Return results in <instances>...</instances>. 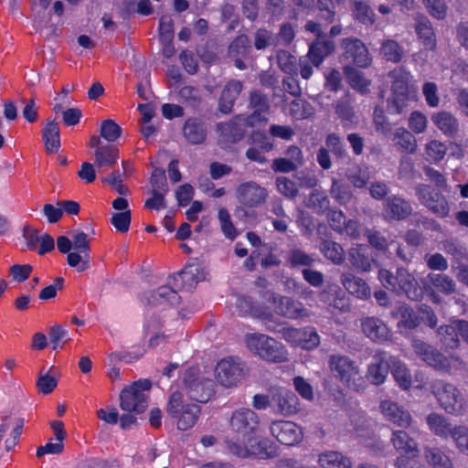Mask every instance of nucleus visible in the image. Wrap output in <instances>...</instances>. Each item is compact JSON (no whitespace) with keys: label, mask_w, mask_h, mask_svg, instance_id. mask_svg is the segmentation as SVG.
<instances>
[{"label":"nucleus","mask_w":468,"mask_h":468,"mask_svg":"<svg viewBox=\"0 0 468 468\" xmlns=\"http://www.w3.org/2000/svg\"><path fill=\"white\" fill-rule=\"evenodd\" d=\"M329 367L335 377L348 388L359 391L365 388L363 378L356 364L346 356H330Z\"/></svg>","instance_id":"1a4fd4ad"},{"label":"nucleus","mask_w":468,"mask_h":468,"mask_svg":"<svg viewBox=\"0 0 468 468\" xmlns=\"http://www.w3.org/2000/svg\"><path fill=\"white\" fill-rule=\"evenodd\" d=\"M184 134L186 138L192 144H200L205 140V129L197 120L186 121L184 127Z\"/></svg>","instance_id":"79ce46f5"},{"label":"nucleus","mask_w":468,"mask_h":468,"mask_svg":"<svg viewBox=\"0 0 468 468\" xmlns=\"http://www.w3.org/2000/svg\"><path fill=\"white\" fill-rule=\"evenodd\" d=\"M42 138L48 153H57L60 147L59 128L57 122L49 121L42 131Z\"/></svg>","instance_id":"f704fd0d"},{"label":"nucleus","mask_w":468,"mask_h":468,"mask_svg":"<svg viewBox=\"0 0 468 468\" xmlns=\"http://www.w3.org/2000/svg\"><path fill=\"white\" fill-rule=\"evenodd\" d=\"M415 353L429 366L443 371H450L457 367L461 361L458 357H446L439 353L431 346L425 344L420 340H414L412 344Z\"/></svg>","instance_id":"4468645a"},{"label":"nucleus","mask_w":468,"mask_h":468,"mask_svg":"<svg viewBox=\"0 0 468 468\" xmlns=\"http://www.w3.org/2000/svg\"><path fill=\"white\" fill-rule=\"evenodd\" d=\"M431 121L445 135H452L458 131L457 120L449 112L434 113Z\"/></svg>","instance_id":"4c0bfd02"},{"label":"nucleus","mask_w":468,"mask_h":468,"mask_svg":"<svg viewBox=\"0 0 468 468\" xmlns=\"http://www.w3.org/2000/svg\"><path fill=\"white\" fill-rule=\"evenodd\" d=\"M101 136L106 141L112 143L115 142L122 133L120 125L112 119L102 121L101 124Z\"/></svg>","instance_id":"603ef678"},{"label":"nucleus","mask_w":468,"mask_h":468,"mask_svg":"<svg viewBox=\"0 0 468 468\" xmlns=\"http://www.w3.org/2000/svg\"><path fill=\"white\" fill-rule=\"evenodd\" d=\"M33 271L30 264H14L10 267L9 273L12 280L16 282H25Z\"/></svg>","instance_id":"0e129e2a"},{"label":"nucleus","mask_w":468,"mask_h":468,"mask_svg":"<svg viewBox=\"0 0 468 468\" xmlns=\"http://www.w3.org/2000/svg\"><path fill=\"white\" fill-rule=\"evenodd\" d=\"M393 142L400 150L413 154L416 152L418 144L416 138L405 128H398L393 135Z\"/></svg>","instance_id":"e433bc0d"},{"label":"nucleus","mask_w":468,"mask_h":468,"mask_svg":"<svg viewBox=\"0 0 468 468\" xmlns=\"http://www.w3.org/2000/svg\"><path fill=\"white\" fill-rule=\"evenodd\" d=\"M144 354V349L134 347L132 351H116L111 353L107 359L109 362H124L126 364L133 363L139 359Z\"/></svg>","instance_id":"8fccbe9b"},{"label":"nucleus","mask_w":468,"mask_h":468,"mask_svg":"<svg viewBox=\"0 0 468 468\" xmlns=\"http://www.w3.org/2000/svg\"><path fill=\"white\" fill-rule=\"evenodd\" d=\"M392 79L391 96L388 100V111L390 113H400L410 100L415 98L416 88L410 85L411 75L402 68L389 72Z\"/></svg>","instance_id":"39448f33"},{"label":"nucleus","mask_w":468,"mask_h":468,"mask_svg":"<svg viewBox=\"0 0 468 468\" xmlns=\"http://www.w3.org/2000/svg\"><path fill=\"white\" fill-rule=\"evenodd\" d=\"M452 439L460 452L468 455V427L463 425L455 426Z\"/></svg>","instance_id":"6e6d98bb"},{"label":"nucleus","mask_w":468,"mask_h":468,"mask_svg":"<svg viewBox=\"0 0 468 468\" xmlns=\"http://www.w3.org/2000/svg\"><path fill=\"white\" fill-rule=\"evenodd\" d=\"M343 0H317L318 21H308L303 29H322L325 24H331L335 16V5Z\"/></svg>","instance_id":"b1692460"},{"label":"nucleus","mask_w":468,"mask_h":468,"mask_svg":"<svg viewBox=\"0 0 468 468\" xmlns=\"http://www.w3.org/2000/svg\"><path fill=\"white\" fill-rule=\"evenodd\" d=\"M279 333L289 345L304 350H313L320 344V336L313 326L301 328L286 326L282 327Z\"/></svg>","instance_id":"ddd939ff"},{"label":"nucleus","mask_w":468,"mask_h":468,"mask_svg":"<svg viewBox=\"0 0 468 468\" xmlns=\"http://www.w3.org/2000/svg\"><path fill=\"white\" fill-rule=\"evenodd\" d=\"M268 192L255 182H246L237 188V198L248 207H256L265 202Z\"/></svg>","instance_id":"6ab92c4d"},{"label":"nucleus","mask_w":468,"mask_h":468,"mask_svg":"<svg viewBox=\"0 0 468 468\" xmlns=\"http://www.w3.org/2000/svg\"><path fill=\"white\" fill-rule=\"evenodd\" d=\"M259 416L249 408H239L235 410L229 420V427L235 434L238 443L228 441L229 450L241 457L249 454H255L261 458L271 457L274 450L265 440L256 441L253 437L259 426Z\"/></svg>","instance_id":"f257e3e1"},{"label":"nucleus","mask_w":468,"mask_h":468,"mask_svg":"<svg viewBox=\"0 0 468 468\" xmlns=\"http://www.w3.org/2000/svg\"><path fill=\"white\" fill-rule=\"evenodd\" d=\"M378 279L382 285L397 293H405L411 300H419L422 295L414 277L406 270L398 269L397 275L393 276L388 270H380Z\"/></svg>","instance_id":"0eeeda50"},{"label":"nucleus","mask_w":468,"mask_h":468,"mask_svg":"<svg viewBox=\"0 0 468 468\" xmlns=\"http://www.w3.org/2000/svg\"><path fill=\"white\" fill-rule=\"evenodd\" d=\"M427 279L434 289L444 294H451L455 291L454 281L445 274L430 273Z\"/></svg>","instance_id":"a19ab883"},{"label":"nucleus","mask_w":468,"mask_h":468,"mask_svg":"<svg viewBox=\"0 0 468 468\" xmlns=\"http://www.w3.org/2000/svg\"><path fill=\"white\" fill-rule=\"evenodd\" d=\"M247 376L245 364L238 356H227L218 360L214 368L216 382L225 388L239 387Z\"/></svg>","instance_id":"423d86ee"},{"label":"nucleus","mask_w":468,"mask_h":468,"mask_svg":"<svg viewBox=\"0 0 468 468\" xmlns=\"http://www.w3.org/2000/svg\"><path fill=\"white\" fill-rule=\"evenodd\" d=\"M394 315L399 316V324L407 328H414L419 324V319L414 312L405 304L399 305L394 312Z\"/></svg>","instance_id":"5fc2aeb1"},{"label":"nucleus","mask_w":468,"mask_h":468,"mask_svg":"<svg viewBox=\"0 0 468 468\" xmlns=\"http://www.w3.org/2000/svg\"><path fill=\"white\" fill-rule=\"evenodd\" d=\"M367 247L356 245L349 252V260L353 266L362 271H368L371 269V260L367 256Z\"/></svg>","instance_id":"58836bf2"},{"label":"nucleus","mask_w":468,"mask_h":468,"mask_svg":"<svg viewBox=\"0 0 468 468\" xmlns=\"http://www.w3.org/2000/svg\"><path fill=\"white\" fill-rule=\"evenodd\" d=\"M204 279L205 273L201 266L197 262H191L173 277V289L170 286H161L156 292L145 294L144 299L150 305H175L180 299L176 290L189 291Z\"/></svg>","instance_id":"f03ea898"},{"label":"nucleus","mask_w":468,"mask_h":468,"mask_svg":"<svg viewBox=\"0 0 468 468\" xmlns=\"http://www.w3.org/2000/svg\"><path fill=\"white\" fill-rule=\"evenodd\" d=\"M379 410L384 418L395 425L407 428L411 423V415L397 402L385 399L380 402Z\"/></svg>","instance_id":"aec40b11"},{"label":"nucleus","mask_w":468,"mask_h":468,"mask_svg":"<svg viewBox=\"0 0 468 468\" xmlns=\"http://www.w3.org/2000/svg\"><path fill=\"white\" fill-rule=\"evenodd\" d=\"M363 333L372 341L384 343L390 337V332L388 326L379 319L375 317H367L361 321Z\"/></svg>","instance_id":"393cba45"},{"label":"nucleus","mask_w":468,"mask_h":468,"mask_svg":"<svg viewBox=\"0 0 468 468\" xmlns=\"http://www.w3.org/2000/svg\"><path fill=\"white\" fill-rule=\"evenodd\" d=\"M241 82L237 80L229 81L225 86L218 102L220 112L228 113L231 111L234 101L241 91Z\"/></svg>","instance_id":"473e14b6"},{"label":"nucleus","mask_w":468,"mask_h":468,"mask_svg":"<svg viewBox=\"0 0 468 468\" xmlns=\"http://www.w3.org/2000/svg\"><path fill=\"white\" fill-rule=\"evenodd\" d=\"M321 468H351L350 459L340 452L326 451L318 455L317 460Z\"/></svg>","instance_id":"c756f323"},{"label":"nucleus","mask_w":468,"mask_h":468,"mask_svg":"<svg viewBox=\"0 0 468 468\" xmlns=\"http://www.w3.org/2000/svg\"><path fill=\"white\" fill-rule=\"evenodd\" d=\"M277 60L280 69L283 72L292 74L296 71V58L287 51H280L277 55Z\"/></svg>","instance_id":"e2e57ef3"},{"label":"nucleus","mask_w":468,"mask_h":468,"mask_svg":"<svg viewBox=\"0 0 468 468\" xmlns=\"http://www.w3.org/2000/svg\"><path fill=\"white\" fill-rule=\"evenodd\" d=\"M425 454L433 468H453L452 460L439 449H427Z\"/></svg>","instance_id":"de8ad7c7"},{"label":"nucleus","mask_w":468,"mask_h":468,"mask_svg":"<svg viewBox=\"0 0 468 468\" xmlns=\"http://www.w3.org/2000/svg\"><path fill=\"white\" fill-rule=\"evenodd\" d=\"M427 424L431 432L441 438H448L452 436L455 431L452 423L441 414L431 413L426 418Z\"/></svg>","instance_id":"bb28decb"},{"label":"nucleus","mask_w":468,"mask_h":468,"mask_svg":"<svg viewBox=\"0 0 468 468\" xmlns=\"http://www.w3.org/2000/svg\"><path fill=\"white\" fill-rule=\"evenodd\" d=\"M185 388L193 400L207 402L214 393V383L211 379L200 376L198 367L188 368L183 376Z\"/></svg>","instance_id":"f8f14e48"},{"label":"nucleus","mask_w":468,"mask_h":468,"mask_svg":"<svg viewBox=\"0 0 468 468\" xmlns=\"http://www.w3.org/2000/svg\"><path fill=\"white\" fill-rule=\"evenodd\" d=\"M343 46L347 58H352L353 62L361 68L368 67L371 63V58L366 46L359 39H345Z\"/></svg>","instance_id":"5701e85b"},{"label":"nucleus","mask_w":468,"mask_h":468,"mask_svg":"<svg viewBox=\"0 0 468 468\" xmlns=\"http://www.w3.org/2000/svg\"><path fill=\"white\" fill-rule=\"evenodd\" d=\"M320 250L325 258L332 261L335 264H340L344 261V250L338 243L335 241H324L320 246Z\"/></svg>","instance_id":"49530a36"},{"label":"nucleus","mask_w":468,"mask_h":468,"mask_svg":"<svg viewBox=\"0 0 468 468\" xmlns=\"http://www.w3.org/2000/svg\"><path fill=\"white\" fill-rule=\"evenodd\" d=\"M411 212L410 205L404 199L392 197L385 203V217L392 219H401Z\"/></svg>","instance_id":"c85d7f7f"},{"label":"nucleus","mask_w":468,"mask_h":468,"mask_svg":"<svg viewBox=\"0 0 468 468\" xmlns=\"http://www.w3.org/2000/svg\"><path fill=\"white\" fill-rule=\"evenodd\" d=\"M268 301L273 305L274 312L288 319L296 320L309 316V311L298 301L290 297L269 292Z\"/></svg>","instance_id":"2eb2a0df"},{"label":"nucleus","mask_w":468,"mask_h":468,"mask_svg":"<svg viewBox=\"0 0 468 468\" xmlns=\"http://www.w3.org/2000/svg\"><path fill=\"white\" fill-rule=\"evenodd\" d=\"M331 41L324 40L322 35H318L316 41L310 46L308 58L314 66L318 67L324 61V57L333 50Z\"/></svg>","instance_id":"7c9ffc66"},{"label":"nucleus","mask_w":468,"mask_h":468,"mask_svg":"<svg viewBox=\"0 0 468 468\" xmlns=\"http://www.w3.org/2000/svg\"><path fill=\"white\" fill-rule=\"evenodd\" d=\"M67 262L79 272H83L90 268V255L88 251L75 250L67 255Z\"/></svg>","instance_id":"c03bdc74"},{"label":"nucleus","mask_w":468,"mask_h":468,"mask_svg":"<svg viewBox=\"0 0 468 468\" xmlns=\"http://www.w3.org/2000/svg\"><path fill=\"white\" fill-rule=\"evenodd\" d=\"M353 16L361 24L369 27L375 21V13L369 6L367 0H349Z\"/></svg>","instance_id":"72a5a7b5"},{"label":"nucleus","mask_w":468,"mask_h":468,"mask_svg":"<svg viewBox=\"0 0 468 468\" xmlns=\"http://www.w3.org/2000/svg\"><path fill=\"white\" fill-rule=\"evenodd\" d=\"M293 387L297 393L305 400L312 401L314 398L312 385L303 377H295L292 379Z\"/></svg>","instance_id":"bf43d9fd"},{"label":"nucleus","mask_w":468,"mask_h":468,"mask_svg":"<svg viewBox=\"0 0 468 468\" xmlns=\"http://www.w3.org/2000/svg\"><path fill=\"white\" fill-rule=\"evenodd\" d=\"M447 152V146L437 140H432L425 145V159L430 163L441 162Z\"/></svg>","instance_id":"a18cd8bd"},{"label":"nucleus","mask_w":468,"mask_h":468,"mask_svg":"<svg viewBox=\"0 0 468 468\" xmlns=\"http://www.w3.org/2000/svg\"><path fill=\"white\" fill-rule=\"evenodd\" d=\"M383 56L389 61L398 62L401 59L402 51L399 45L392 40H388L383 43L381 48Z\"/></svg>","instance_id":"052dcab7"},{"label":"nucleus","mask_w":468,"mask_h":468,"mask_svg":"<svg viewBox=\"0 0 468 468\" xmlns=\"http://www.w3.org/2000/svg\"><path fill=\"white\" fill-rule=\"evenodd\" d=\"M64 283V279L61 277H57L54 280V282L45 288H43L39 292V299L42 301H48L57 296L58 291L62 290Z\"/></svg>","instance_id":"69168bd1"},{"label":"nucleus","mask_w":468,"mask_h":468,"mask_svg":"<svg viewBox=\"0 0 468 468\" xmlns=\"http://www.w3.org/2000/svg\"><path fill=\"white\" fill-rule=\"evenodd\" d=\"M245 345L251 353L267 361L282 363L288 360L289 354L285 346L267 335L247 334Z\"/></svg>","instance_id":"20e7f679"},{"label":"nucleus","mask_w":468,"mask_h":468,"mask_svg":"<svg viewBox=\"0 0 468 468\" xmlns=\"http://www.w3.org/2000/svg\"><path fill=\"white\" fill-rule=\"evenodd\" d=\"M391 374L397 384L404 390L410 389L411 387L421 388L424 385V378L421 374H416L414 380L406 365L398 358L391 356L389 358Z\"/></svg>","instance_id":"a211bd4d"},{"label":"nucleus","mask_w":468,"mask_h":468,"mask_svg":"<svg viewBox=\"0 0 468 468\" xmlns=\"http://www.w3.org/2000/svg\"><path fill=\"white\" fill-rule=\"evenodd\" d=\"M218 218L223 235L230 240L235 239L238 236V231L231 221L229 212L226 208H220Z\"/></svg>","instance_id":"3c124183"},{"label":"nucleus","mask_w":468,"mask_h":468,"mask_svg":"<svg viewBox=\"0 0 468 468\" xmlns=\"http://www.w3.org/2000/svg\"><path fill=\"white\" fill-rule=\"evenodd\" d=\"M429 14L438 19L443 20L447 16L448 6L445 0H422Z\"/></svg>","instance_id":"864d4df0"},{"label":"nucleus","mask_w":468,"mask_h":468,"mask_svg":"<svg viewBox=\"0 0 468 468\" xmlns=\"http://www.w3.org/2000/svg\"><path fill=\"white\" fill-rule=\"evenodd\" d=\"M345 73L352 88L361 93H365L368 90L371 82L369 80H367L360 71L353 68L346 67L345 69Z\"/></svg>","instance_id":"37998d69"},{"label":"nucleus","mask_w":468,"mask_h":468,"mask_svg":"<svg viewBox=\"0 0 468 468\" xmlns=\"http://www.w3.org/2000/svg\"><path fill=\"white\" fill-rule=\"evenodd\" d=\"M331 194L339 204H346L352 197L350 190L336 180L333 182Z\"/></svg>","instance_id":"338daca9"},{"label":"nucleus","mask_w":468,"mask_h":468,"mask_svg":"<svg viewBox=\"0 0 468 468\" xmlns=\"http://www.w3.org/2000/svg\"><path fill=\"white\" fill-rule=\"evenodd\" d=\"M428 125L427 117L420 112H412L409 118V127L415 133H424Z\"/></svg>","instance_id":"680f3d73"},{"label":"nucleus","mask_w":468,"mask_h":468,"mask_svg":"<svg viewBox=\"0 0 468 468\" xmlns=\"http://www.w3.org/2000/svg\"><path fill=\"white\" fill-rule=\"evenodd\" d=\"M199 407L194 403H186L179 391H173L168 404V414L177 420V428L181 431L188 430L196 423Z\"/></svg>","instance_id":"9d476101"},{"label":"nucleus","mask_w":468,"mask_h":468,"mask_svg":"<svg viewBox=\"0 0 468 468\" xmlns=\"http://www.w3.org/2000/svg\"><path fill=\"white\" fill-rule=\"evenodd\" d=\"M280 413L292 415L299 410L300 402L298 397L286 388L276 389L271 398Z\"/></svg>","instance_id":"4be33fe9"},{"label":"nucleus","mask_w":468,"mask_h":468,"mask_svg":"<svg viewBox=\"0 0 468 468\" xmlns=\"http://www.w3.org/2000/svg\"><path fill=\"white\" fill-rule=\"evenodd\" d=\"M132 219L131 211L115 212L111 218V223L115 229L121 233H125L129 230Z\"/></svg>","instance_id":"4d7b16f0"},{"label":"nucleus","mask_w":468,"mask_h":468,"mask_svg":"<svg viewBox=\"0 0 468 468\" xmlns=\"http://www.w3.org/2000/svg\"><path fill=\"white\" fill-rule=\"evenodd\" d=\"M341 282L349 293L358 299L367 300L371 295L370 288L367 282L352 273H344L341 276Z\"/></svg>","instance_id":"a878e982"},{"label":"nucleus","mask_w":468,"mask_h":468,"mask_svg":"<svg viewBox=\"0 0 468 468\" xmlns=\"http://www.w3.org/2000/svg\"><path fill=\"white\" fill-rule=\"evenodd\" d=\"M389 361H387V354L384 351H377L372 356V362L368 365L367 378L374 385H381L388 374Z\"/></svg>","instance_id":"412c9836"},{"label":"nucleus","mask_w":468,"mask_h":468,"mask_svg":"<svg viewBox=\"0 0 468 468\" xmlns=\"http://www.w3.org/2000/svg\"><path fill=\"white\" fill-rule=\"evenodd\" d=\"M119 158V150L113 145L97 147L94 151L95 166L99 169L112 167Z\"/></svg>","instance_id":"cd10ccee"},{"label":"nucleus","mask_w":468,"mask_h":468,"mask_svg":"<svg viewBox=\"0 0 468 468\" xmlns=\"http://www.w3.org/2000/svg\"><path fill=\"white\" fill-rule=\"evenodd\" d=\"M417 196L420 202L437 216L443 218L449 214L450 207L446 198L442 195L433 192L429 186H419Z\"/></svg>","instance_id":"dca6fc26"},{"label":"nucleus","mask_w":468,"mask_h":468,"mask_svg":"<svg viewBox=\"0 0 468 468\" xmlns=\"http://www.w3.org/2000/svg\"><path fill=\"white\" fill-rule=\"evenodd\" d=\"M230 310L237 315L254 314L259 315V313L254 308L251 299L245 295H232L229 299Z\"/></svg>","instance_id":"c9c22d12"},{"label":"nucleus","mask_w":468,"mask_h":468,"mask_svg":"<svg viewBox=\"0 0 468 468\" xmlns=\"http://www.w3.org/2000/svg\"><path fill=\"white\" fill-rule=\"evenodd\" d=\"M69 331L61 324H54L49 330V339L53 349L62 346L67 342Z\"/></svg>","instance_id":"13d9d810"},{"label":"nucleus","mask_w":468,"mask_h":468,"mask_svg":"<svg viewBox=\"0 0 468 468\" xmlns=\"http://www.w3.org/2000/svg\"><path fill=\"white\" fill-rule=\"evenodd\" d=\"M151 382L147 379L134 382L124 388L120 394V407L124 411L142 413L147 408V394Z\"/></svg>","instance_id":"9b49d317"},{"label":"nucleus","mask_w":468,"mask_h":468,"mask_svg":"<svg viewBox=\"0 0 468 468\" xmlns=\"http://www.w3.org/2000/svg\"><path fill=\"white\" fill-rule=\"evenodd\" d=\"M271 434L282 444L294 445L303 439V431L296 423L288 420L273 421Z\"/></svg>","instance_id":"f3484780"},{"label":"nucleus","mask_w":468,"mask_h":468,"mask_svg":"<svg viewBox=\"0 0 468 468\" xmlns=\"http://www.w3.org/2000/svg\"><path fill=\"white\" fill-rule=\"evenodd\" d=\"M288 112L293 119L303 120L313 114V107L310 103L303 100L296 99L290 103Z\"/></svg>","instance_id":"09e8293b"},{"label":"nucleus","mask_w":468,"mask_h":468,"mask_svg":"<svg viewBox=\"0 0 468 468\" xmlns=\"http://www.w3.org/2000/svg\"><path fill=\"white\" fill-rule=\"evenodd\" d=\"M391 441L395 449L410 455V458L416 457L419 453L416 441L406 431H393Z\"/></svg>","instance_id":"2f4dec72"},{"label":"nucleus","mask_w":468,"mask_h":468,"mask_svg":"<svg viewBox=\"0 0 468 468\" xmlns=\"http://www.w3.org/2000/svg\"><path fill=\"white\" fill-rule=\"evenodd\" d=\"M90 241L88 235L83 231L77 230L71 235L72 247L75 250L90 252Z\"/></svg>","instance_id":"774afa93"},{"label":"nucleus","mask_w":468,"mask_h":468,"mask_svg":"<svg viewBox=\"0 0 468 468\" xmlns=\"http://www.w3.org/2000/svg\"><path fill=\"white\" fill-rule=\"evenodd\" d=\"M250 103L254 109L250 116H239L235 121L218 124V131L227 141H239L243 135L244 125L255 126L257 123H266L265 113L269 109L266 97L259 91H254L250 95Z\"/></svg>","instance_id":"7ed1b4c3"},{"label":"nucleus","mask_w":468,"mask_h":468,"mask_svg":"<svg viewBox=\"0 0 468 468\" xmlns=\"http://www.w3.org/2000/svg\"><path fill=\"white\" fill-rule=\"evenodd\" d=\"M457 320L452 321L451 324L440 326L438 335L441 342L447 348H456L459 346Z\"/></svg>","instance_id":"ea45409f"},{"label":"nucleus","mask_w":468,"mask_h":468,"mask_svg":"<svg viewBox=\"0 0 468 468\" xmlns=\"http://www.w3.org/2000/svg\"><path fill=\"white\" fill-rule=\"evenodd\" d=\"M431 391L446 412L455 416L463 414L466 400L454 385L435 380L431 384Z\"/></svg>","instance_id":"6e6552de"}]
</instances>
